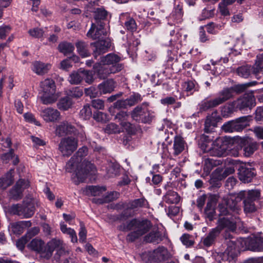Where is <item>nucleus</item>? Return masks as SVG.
<instances>
[{"mask_svg":"<svg viewBox=\"0 0 263 263\" xmlns=\"http://www.w3.org/2000/svg\"><path fill=\"white\" fill-rule=\"evenodd\" d=\"M87 154V147H82L66 165V171L68 172H71L76 168L77 170L76 173L77 181H75L76 184L84 182L89 175L95 174L97 171L93 164L88 160H83V157H85Z\"/></svg>","mask_w":263,"mask_h":263,"instance_id":"nucleus-1","label":"nucleus"},{"mask_svg":"<svg viewBox=\"0 0 263 263\" xmlns=\"http://www.w3.org/2000/svg\"><path fill=\"white\" fill-rule=\"evenodd\" d=\"M256 84V82L237 85L234 87L224 88L219 91L217 96L212 99H205L199 104V110L205 111L209 109L216 107L230 99L233 97V91L237 93L243 92L248 86Z\"/></svg>","mask_w":263,"mask_h":263,"instance_id":"nucleus-2","label":"nucleus"},{"mask_svg":"<svg viewBox=\"0 0 263 263\" xmlns=\"http://www.w3.org/2000/svg\"><path fill=\"white\" fill-rule=\"evenodd\" d=\"M151 221L147 219L134 218L127 222L124 231H132L126 236L127 242H132L145 234L152 228Z\"/></svg>","mask_w":263,"mask_h":263,"instance_id":"nucleus-3","label":"nucleus"},{"mask_svg":"<svg viewBox=\"0 0 263 263\" xmlns=\"http://www.w3.org/2000/svg\"><path fill=\"white\" fill-rule=\"evenodd\" d=\"M219 218L215 227L219 232L224 229H227L231 232L235 231L237 225L240 222V220L237 215L231 214L227 208L223 204H219L218 206Z\"/></svg>","mask_w":263,"mask_h":263,"instance_id":"nucleus-4","label":"nucleus"},{"mask_svg":"<svg viewBox=\"0 0 263 263\" xmlns=\"http://www.w3.org/2000/svg\"><path fill=\"white\" fill-rule=\"evenodd\" d=\"M260 192L259 190L241 191L238 193V200H243L244 211L246 213H253L256 211L255 201L259 200Z\"/></svg>","mask_w":263,"mask_h":263,"instance_id":"nucleus-5","label":"nucleus"},{"mask_svg":"<svg viewBox=\"0 0 263 263\" xmlns=\"http://www.w3.org/2000/svg\"><path fill=\"white\" fill-rule=\"evenodd\" d=\"M260 192L259 190L241 191L238 193V200H243L244 211L246 213H253L256 211L255 201L259 200Z\"/></svg>","mask_w":263,"mask_h":263,"instance_id":"nucleus-6","label":"nucleus"},{"mask_svg":"<svg viewBox=\"0 0 263 263\" xmlns=\"http://www.w3.org/2000/svg\"><path fill=\"white\" fill-rule=\"evenodd\" d=\"M148 104L146 102L137 106L130 112L133 120L142 123H150L153 118L148 108Z\"/></svg>","mask_w":263,"mask_h":263,"instance_id":"nucleus-7","label":"nucleus"},{"mask_svg":"<svg viewBox=\"0 0 263 263\" xmlns=\"http://www.w3.org/2000/svg\"><path fill=\"white\" fill-rule=\"evenodd\" d=\"M78 147V139L69 137L63 139L60 144L59 148L63 156H69Z\"/></svg>","mask_w":263,"mask_h":263,"instance_id":"nucleus-8","label":"nucleus"},{"mask_svg":"<svg viewBox=\"0 0 263 263\" xmlns=\"http://www.w3.org/2000/svg\"><path fill=\"white\" fill-rule=\"evenodd\" d=\"M240 144L245 157L252 156L259 148V143L249 137L240 139Z\"/></svg>","mask_w":263,"mask_h":263,"instance_id":"nucleus-9","label":"nucleus"},{"mask_svg":"<svg viewBox=\"0 0 263 263\" xmlns=\"http://www.w3.org/2000/svg\"><path fill=\"white\" fill-rule=\"evenodd\" d=\"M234 106L240 111L247 108L251 109L255 105V98L253 93H245L244 95L233 102Z\"/></svg>","mask_w":263,"mask_h":263,"instance_id":"nucleus-10","label":"nucleus"},{"mask_svg":"<svg viewBox=\"0 0 263 263\" xmlns=\"http://www.w3.org/2000/svg\"><path fill=\"white\" fill-rule=\"evenodd\" d=\"M241 243H244L245 247L242 250H249L253 251H263V237H256L251 238L243 239Z\"/></svg>","mask_w":263,"mask_h":263,"instance_id":"nucleus-11","label":"nucleus"},{"mask_svg":"<svg viewBox=\"0 0 263 263\" xmlns=\"http://www.w3.org/2000/svg\"><path fill=\"white\" fill-rule=\"evenodd\" d=\"M240 201L238 200V193L232 194L229 195L227 198L224 197L223 202L221 204H223L231 214L237 215L240 211V208L238 204Z\"/></svg>","mask_w":263,"mask_h":263,"instance_id":"nucleus-12","label":"nucleus"},{"mask_svg":"<svg viewBox=\"0 0 263 263\" xmlns=\"http://www.w3.org/2000/svg\"><path fill=\"white\" fill-rule=\"evenodd\" d=\"M120 66L117 67H112L110 68L108 66L104 64L101 65L100 64H95L93 66L94 73H96L97 77L100 79H105L107 78L110 74L116 73L120 71Z\"/></svg>","mask_w":263,"mask_h":263,"instance_id":"nucleus-13","label":"nucleus"},{"mask_svg":"<svg viewBox=\"0 0 263 263\" xmlns=\"http://www.w3.org/2000/svg\"><path fill=\"white\" fill-rule=\"evenodd\" d=\"M227 145L221 139H216L212 146L208 151L210 155L215 157H221L226 155Z\"/></svg>","mask_w":263,"mask_h":263,"instance_id":"nucleus-14","label":"nucleus"},{"mask_svg":"<svg viewBox=\"0 0 263 263\" xmlns=\"http://www.w3.org/2000/svg\"><path fill=\"white\" fill-rule=\"evenodd\" d=\"M90 46L93 47V55L95 58L103 53H105L111 46V41L109 39L99 40L96 42L91 43Z\"/></svg>","mask_w":263,"mask_h":263,"instance_id":"nucleus-15","label":"nucleus"},{"mask_svg":"<svg viewBox=\"0 0 263 263\" xmlns=\"http://www.w3.org/2000/svg\"><path fill=\"white\" fill-rule=\"evenodd\" d=\"M29 186V182L28 180L21 179L17 181L15 186L10 191L11 197L18 200L21 198L22 193L24 190Z\"/></svg>","mask_w":263,"mask_h":263,"instance_id":"nucleus-16","label":"nucleus"},{"mask_svg":"<svg viewBox=\"0 0 263 263\" xmlns=\"http://www.w3.org/2000/svg\"><path fill=\"white\" fill-rule=\"evenodd\" d=\"M48 243L45 244L41 239L34 238L29 243L28 247L32 250L40 253L42 255L46 253V256H48L49 252V247L48 246ZM47 258H48V256Z\"/></svg>","mask_w":263,"mask_h":263,"instance_id":"nucleus-17","label":"nucleus"},{"mask_svg":"<svg viewBox=\"0 0 263 263\" xmlns=\"http://www.w3.org/2000/svg\"><path fill=\"white\" fill-rule=\"evenodd\" d=\"M122 208L125 209L120 214L111 216V219L114 221H123L134 215V213L132 211V209L127 207V203H118L114 208V209L117 210H120Z\"/></svg>","mask_w":263,"mask_h":263,"instance_id":"nucleus-18","label":"nucleus"},{"mask_svg":"<svg viewBox=\"0 0 263 263\" xmlns=\"http://www.w3.org/2000/svg\"><path fill=\"white\" fill-rule=\"evenodd\" d=\"M238 174L239 179L244 183L250 182L256 175L254 168L248 167L246 165L239 167Z\"/></svg>","mask_w":263,"mask_h":263,"instance_id":"nucleus-19","label":"nucleus"},{"mask_svg":"<svg viewBox=\"0 0 263 263\" xmlns=\"http://www.w3.org/2000/svg\"><path fill=\"white\" fill-rule=\"evenodd\" d=\"M220 119L219 116L217 115V111H215L211 115L207 116L204 122V132L206 134H212Z\"/></svg>","mask_w":263,"mask_h":263,"instance_id":"nucleus-20","label":"nucleus"},{"mask_svg":"<svg viewBox=\"0 0 263 263\" xmlns=\"http://www.w3.org/2000/svg\"><path fill=\"white\" fill-rule=\"evenodd\" d=\"M105 24L101 23V24H92L91 27L87 33V36L93 40L99 39L102 35H106V30L104 29Z\"/></svg>","mask_w":263,"mask_h":263,"instance_id":"nucleus-21","label":"nucleus"},{"mask_svg":"<svg viewBox=\"0 0 263 263\" xmlns=\"http://www.w3.org/2000/svg\"><path fill=\"white\" fill-rule=\"evenodd\" d=\"M220 233L215 228L211 229L201 239V242L204 246L209 247L213 245L219 237Z\"/></svg>","mask_w":263,"mask_h":263,"instance_id":"nucleus-22","label":"nucleus"},{"mask_svg":"<svg viewBox=\"0 0 263 263\" xmlns=\"http://www.w3.org/2000/svg\"><path fill=\"white\" fill-rule=\"evenodd\" d=\"M120 61L121 58L114 53H109L107 54L106 56L103 57L101 60L103 64L106 66H108L110 68H111L113 67H117V66H120L121 67L120 68V71L123 68V64L119 63Z\"/></svg>","mask_w":263,"mask_h":263,"instance_id":"nucleus-23","label":"nucleus"},{"mask_svg":"<svg viewBox=\"0 0 263 263\" xmlns=\"http://www.w3.org/2000/svg\"><path fill=\"white\" fill-rule=\"evenodd\" d=\"M242 239L238 240L236 242L229 241L228 243V247L225 250L224 253L231 259H234L239 251V245L242 246V248L245 247L244 243H241Z\"/></svg>","mask_w":263,"mask_h":263,"instance_id":"nucleus-24","label":"nucleus"},{"mask_svg":"<svg viewBox=\"0 0 263 263\" xmlns=\"http://www.w3.org/2000/svg\"><path fill=\"white\" fill-rule=\"evenodd\" d=\"M51 249H57V254L55 256L57 261H59L61 256L68 253V251L66 250L65 245L63 244V241L60 239H52L50 241V252Z\"/></svg>","mask_w":263,"mask_h":263,"instance_id":"nucleus-25","label":"nucleus"},{"mask_svg":"<svg viewBox=\"0 0 263 263\" xmlns=\"http://www.w3.org/2000/svg\"><path fill=\"white\" fill-rule=\"evenodd\" d=\"M41 92L39 98L41 102L45 105L49 103V80H45L41 83Z\"/></svg>","mask_w":263,"mask_h":263,"instance_id":"nucleus-26","label":"nucleus"},{"mask_svg":"<svg viewBox=\"0 0 263 263\" xmlns=\"http://www.w3.org/2000/svg\"><path fill=\"white\" fill-rule=\"evenodd\" d=\"M35 203V200L32 198H27L23 201V212L25 215H22L23 218H30L34 214Z\"/></svg>","mask_w":263,"mask_h":263,"instance_id":"nucleus-27","label":"nucleus"},{"mask_svg":"<svg viewBox=\"0 0 263 263\" xmlns=\"http://www.w3.org/2000/svg\"><path fill=\"white\" fill-rule=\"evenodd\" d=\"M151 257L155 262L165 260L168 257L167 250L164 247H159L153 251Z\"/></svg>","mask_w":263,"mask_h":263,"instance_id":"nucleus-28","label":"nucleus"},{"mask_svg":"<svg viewBox=\"0 0 263 263\" xmlns=\"http://www.w3.org/2000/svg\"><path fill=\"white\" fill-rule=\"evenodd\" d=\"M163 239L161 232L158 230H153L144 237V241L147 243H159Z\"/></svg>","mask_w":263,"mask_h":263,"instance_id":"nucleus-29","label":"nucleus"},{"mask_svg":"<svg viewBox=\"0 0 263 263\" xmlns=\"http://www.w3.org/2000/svg\"><path fill=\"white\" fill-rule=\"evenodd\" d=\"M31 226L30 221H21L13 223L11 226L12 232L16 235H20L23 233L26 228Z\"/></svg>","mask_w":263,"mask_h":263,"instance_id":"nucleus-30","label":"nucleus"},{"mask_svg":"<svg viewBox=\"0 0 263 263\" xmlns=\"http://www.w3.org/2000/svg\"><path fill=\"white\" fill-rule=\"evenodd\" d=\"M243 126V125L239 124L235 120H232L224 123L222 126L221 129L226 133H233L242 131Z\"/></svg>","mask_w":263,"mask_h":263,"instance_id":"nucleus-31","label":"nucleus"},{"mask_svg":"<svg viewBox=\"0 0 263 263\" xmlns=\"http://www.w3.org/2000/svg\"><path fill=\"white\" fill-rule=\"evenodd\" d=\"M148 206V202L144 198L134 199L127 202V207L132 210H138Z\"/></svg>","mask_w":263,"mask_h":263,"instance_id":"nucleus-32","label":"nucleus"},{"mask_svg":"<svg viewBox=\"0 0 263 263\" xmlns=\"http://www.w3.org/2000/svg\"><path fill=\"white\" fill-rule=\"evenodd\" d=\"M184 146L185 142L181 136H176L173 145L174 155L177 156L180 154L184 149Z\"/></svg>","mask_w":263,"mask_h":263,"instance_id":"nucleus-33","label":"nucleus"},{"mask_svg":"<svg viewBox=\"0 0 263 263\" xmlns=\"http://www.w3.org/2000/svg\"><path fill=\"white\" fill-rule=\"evenodd\" d=\"M253 74L258 79V75L263 72V53L257 55L254 64L253 65Z\"/></svg>","mask_w":263,"mask_h":263,"instance_id":"nucleus-34","label":"nucleus"},{"mask_svg":"<svg viewBox=\"0 0 263 263\" xmlns=\"http://www.w3.org/2000/svg\"><path fill=\"white\" fill-rule=\"evenodd\" d=\"M108 16V12L103 8H97L94 12V18L95 23L94 24H101L104 23L103 21L107 19Z\"/></svg>","mask_w":263,"mask_h":263,"instance_id":"nucleus-35","label":"nucleus"},{"mask_svg":"<svg viewBox=\"0 0 263 263\" xmlns=\"http://www.w3.org/2000/svg\"><path fill=\"white\" fill-rule=\"evenodd\" d=\"M105 190V187L91 185L86 187L84 192L87 196H97L101 195Z\"/></svg>","mask_w":263,"mask_h":263,"instance_id":"nucleus-36","label":"nucleus"},{"mask_svg":"<svg viewBox=\"0 0 263 263\" xmlns=\"http://www.w3.org/2000/svg\"><path fill=\"white\" fill-rule=\"evenodd\" d=\"M253 65H245L238 67L236 72L239 76L248 78L253 74Z\"/></svg>","mask_w":263,"mask_h":263,"instance_id":"nucleus-37","label":"nucleus"},{"mask_svg":"<svg viewBox=\"0 0 263 263\" xmlns=\"http://www.w3.org/2000/svg\"><path fill=\"white\" fill-rule=\"evenodd\" d=\"M100 92L103 94L111 92L115 88V82L112 79L107 80L98 86Z\"/></svg>","mask_w":263,"mask_h":263,"instance_id":"nucleus-38","label":"nucleus"},{"mask_svg":"<svg viewBox=\"0 0 263 263\" xmlns=\"http://www.w3.org/2000/svg\"><path fill=\"white\" fill-rule=\"evenodd\" d=\"M180 196L178 193L172 190H168L163 197V200L168 203H178L180 201Z\"/></svg>","mask_w":263,"mask_h":263,"instance_id":"nucleus-39","label":"nucleus"},{"mask_svg":"<svg viewBox=\"0 0 263 263\" xmlns=\"http://www.w3.org/2000/svg\"><path fill=\"white\" fill-rule=\"evenodd\" d=\"M82 72L81 68L77 71H72L68 77L69 82L72 85L80 84L83 80Z\"/></svg>","mask_w":263,"mask_h":263,"instance_id":"nucleus-40","label":"nucleus"},{"mask_svg":"<svg viewBox=\"0 0 263 263\" xmlns=\"http://www.w3.org/2000/svg\"><path fill=\"white\" fill-rule=\"evenodd\" d=\"M183 12L182 5L180 4L175 6L173 11L171 14V17L177 23H180L183 20Z\"/></svg>","mask_w":263,"mask_h":263,"instance_id":"nucleus-41","label":"nucleus"},{"mask_svg":"<svg viewBox=\"0 0 263 263\" xmlns=\"http://www.w3.org/2000/svg\"><path fill=\"white\" fill-rule=\"evenodd\" d=\"M48 66L44 63L35 61L32 63V70L38 75H43L48 71Z\"/></svg>","mask_w":263,"mask_h":263,"instance_id":"nucleus-42","label":"nucleus"},{"mask_svg":"<svg viewBox=\"0 0 263 263\" xmlns=\"http://www.w3.org/2000/svg\"><path fill=\"white\" fill-rule=\"evenodd\" d=\"M76 46L78 52L82 58L87 57L90 55L88 50V45L85 42L78 41L76 43Z\"/></svg>","mask_w":263,"mask_h":263,"instance_id":"nucleus-43","label":"nucleus"},{"mask_svg":"<svg viewBox=\"0 0 263 263\" xmlns=\"http://www.w3.org/2000/svg\"><path fill=\"white\" fill-rule=\"evenodd\" d=\"M224 179L222 169L218 167L216 168L212 174L210 183L213 185H218V182Z\"/></svg>","mask_w":263,"mask_h":263,"instance_id":"nucleus-44","label":"nucleus"},{"mask_svg":"<svg viewBox=\"0 0 263 263\" xmlns=\"http://www.w3.org/2000/svg\"><path fill=\"white\" fill-rule=\"evenodd\" d=\"M58 49L60 52L67 55L73 52L74 47L70 43L63 42L59 44Z\"/></svg>","mask_w":263,"mask_h":263,"instance_id":"nucleus-45","label":"nucleus"},{"mask_svg":"<svg viewBox=\"0 0 263 263\" xmlns=\"http://www.w3.org/2000/svg\"><path fill=\"white\" fill-rule=\"evenodd\" d=\"M60 229L63 233L67 234L69 236V237L71 238V242H77V236L75 231L73 229L70 228H67V226L64 223H60Z\"/></svg>","mask_w":263,"mask_h":263,"instance_id":"nucleus-46","label":"nucleus"},{"mask_svg":"<svg viewBox=\"0 0 263 263\" xmlns=\"http://www.w3.org/2000/svg\"><path fill=\"white\" fill-rule=\"evenodd\" d=\"M13 172V170H11L6 174L5 177L0 179V187L5 189L12 183L13 181L12 174Z\"/></svg>","mask_w":263,"mask_h":263,"instance_id":"nucleus-47","label":"nucleus"},{"mask_svg":"<svg viewBox=\"0 0 263 263\" xmlns=\"http://www.w3.org/2000/svg\"><path fill=\"white\" fill-rule=\"evenodd\" d=\"M184 90L190 94L194 92L198 91L199 86L195 81L189 80L185 82L183 85Z\"/></svg>","mask_w":263,"mask_h":263,"instance_id":"nucleus-48","label":"nucleus"},{"mask_svg":"<svg viewBox=\"0 0 263 263\" xmlns=\"http://www.w3.org/2000/svg\"><path fill=\"white\" fill-rule=\"evenodd\" d=\"M72 105V101L68 96L61 98L57 104L58 108L63 110L68 109Z\"/></svg>","mask_w":263,"mask_h":263,"instance_id":"nucleus-49","label":"nucleus"},{"mask_svg":"<svg viewBox=\"0 0 263 263\" xmlns=\"http://www.w3.org/2000/svg\"><path fill=\"white\" fill-rule=\"evenodd\" d=\"M205 215L210 221H212L215 218L216 212L211 202H208L204 210Z\"/></svg>","mask_w":263,"mask_h":263,"instance_id":"nucleus-50","label":"nucleus"},{"mask_svg":"<svg viewBox=\"0 0 263 263\" xmlns=\"http://www.w3.org/2000/svg\"><path fill=\"white\" fill-rule=\"evenodd\" d=\"M83 94V90L79 87H74L67 91V95L69 97L76 99L80 98Z\"/></svg>","mask_w":263,"mask_h":263,"instance_id":"nucleus-51","label":"nucleus"},{"mask_svg":"<svg viewBox=\"0 0 263 263\" xmlns=\"http://www.w3.org/2000/svg\"><path fill=\"white\" fill-rule=\"evenodd\" d=\"M60 96L61 92L56 90L54 82L50 81V103L57 101Z\"/></svg>","mask_w":263,"mask_h":263,"instance_id":"nucleus-52","label":"nucleus"},{"mask_svg":"<svg viewBox=\"0 0 263 263\" xmlns=\"http://www.w3.org/2000/svg\"><path fill=\"white\" fill-rule=\"evenodd\" d=\"M65 125L66 126V134H73L74 135H77V139L80 138L82 141L85 139V137L83 136L82 133H77V130L74 126L67 122H65Z\"/></svg>","mask_w":263,"mask_h":263,"instance_id":"nucleus-53","label":"nucleus"},{"mask_svg":"<svg viewBox=\"0 0 263 263\" xmlns=\"http://www.w3.org/2000/svg\"><path fill=\"white\" fill-rule=\"evenodd\" d=\"M142 98L138 93H135L126 99L128 106H132L141 102Z\"/></svg>","mask_w":263,"mask_h":263,"instance_id":"nucleus-54","label":"nucleus"},{"mask_svg":"<svg viewBox=\"0 0 263 263\" xmlns=\"http://www.w3.org/2000/svg\"><path fill=\"white\" fill-rule=\"evenodd\" d=\"M82 72L83 80L84 79L87 83L90 84L93 82L95 80L93 77L95 74L94 71H92L82 69Z\"/></svg>","mask_w":263,"mask_h":263,"instance_id":"nucleus-55","label":"nucleus"},{"mask_svg":"<svg viewBox=\"0 0 263 263\" xmlns=\"http://www.w3.org/2000/svg\"><path fill=\"white\" fill-rule=\"evenodd\" d=\"M124 25L126 29L130 32H133L137 30V24L133 18H128L125 22Z\"/></svg>","mask_w":263,"mask_h":263,"instance_id":"nucleus-56","label":"nucleus"},{"mask_svg":"<svg viewBox=\"0 0 263 263\" xmlns=\"http://www.w3.org/2000/svg\"><path fill=\"white\" fill-rule=\"evenodd\" d=\"M80 115L81 117L85 120L89 119L92 115L91 108L89 105H84L83 108L80 110Z\"/></svg>","mask_w":263,"mask_h":263,"instance_id":"nucleus-57","label":"nucleus"},{"mask_svg":"<svg viewBox=\"0 0 263 263\" xmlns=\"http://www.w3.org/2000/svg\"><path fill=\"white\" fill-rule=\"evenodd\" d=\"M106 133L111 134L120 132L119 126L114 123H111L106 125L104 128Z\"/></svg>","mask_w":263,"mask_h":263,"instance_id":"nucleus-58","label":"nucleus"},{"mask_svg":"<svg viewBox=\"0 0 263 263\" xmlns=\"http://www.w3.org/2000/svg\"><path fill=\"white\" fill-rule=\"evenodd\" d=\"M180 240L184 245L190 247L193 245L194 241L192 239V236L188 234H184L181 237Z\"/></svg>","mask_w":263,"mask_h":263,"instance_id":"nucleus-59","label":"nucleus"},{"mask_svg":"<svg viewBox=\"0 0 263 263\" xmlns=\"http://www.w3.org/2000/svg\"><path fill=\"white\" fill-rule=\"evenodd\" d=\"M24 117L26 121L33 123L36 126H41V124L39 121H37L35 118L34 115L30 112L25 113L24 115Z\"/></svg>","mask_w":263,"mask_h":263,"instance_id":"nucleus-60","label":"nucleus"},{"mask_svg":"<svg viewBox=\"0 0 263 263\" xmlns=\"http://www.w3.org/2000/svg\"><path fill=\"white\" fill-rule=\"evenodd\" d=\"M119 196V193L118 192H110V193H109L108 195H106L104 197V199H103V201L100 202V203L111 202L118 198Z\"/></svg>","mask_w":263,"mask_h":263,"instance_id":"nucleus-61","label":"nucleus"},{"mask_svg":"<svg viewBox=\"0 0 263 263\" xmlns=\"http://www.w3.org/2000/svg\"><path fill=\"white\" fill-rule=\"evenodd\" d=\"M21 204H15L12 205L9 209L10 212L13 214L22 217V215H25L24 213L20 211Z\"/></svg>","mask_w":263,"mask_h":263,"instance_id":"nucleus-62","label":"nucleus"},{"mask_svg":"<svg viewBox=\"0 0 263 263\" xmlns=\"http://www.w3.org/2000/svg\"><path fill=\"white\" fill-rule=\"evenodd\" d=\"M128 116L129 115L126 111H120L116 115L115 119L118 120L121 124L127 120Z\"/></svg>","mask_w":263,"mask_h":263,"instance_id":"nucleus-63","label":"nucleus"},{"mask_svg":"<svg viewBox=\"0 0 263 263\" xmlns=\"http://www.w3.org/2000/svg\"><path fill=\"white\" fill-rule=\"evenodd\" d=\"M119 167L117 164L110 163L107 169V174L110 177L116 176L119 173Z\"/></svg>","mask_w":263,"mask_h":263,"instance_id":"nucleus-64","label":"nucleus"}]
</instances>
